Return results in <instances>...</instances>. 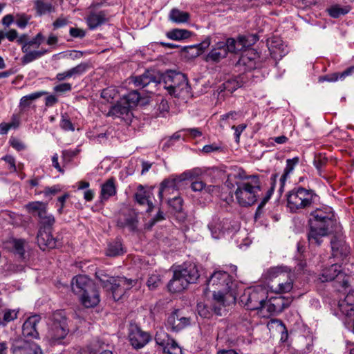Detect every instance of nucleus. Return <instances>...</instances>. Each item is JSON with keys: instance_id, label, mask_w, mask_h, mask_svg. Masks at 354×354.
<instances>
[{"instance_id": "nucleus-1", "label": "nucleus", "mask_w": 354, "mask_h": 354, "mask_svg": "<svg viewBox=\"0 0 354 354\" xmlns=\"http://www.w3.org/2000/svg\"><path fill=\"white\" fill-rule=\"evenodd\" d=\"M309 225L308 238L310 244L320 245L323 237L335 233L337 235L330 241L333 256L340 258L347 256L349 247L340 236L342 227L337 223L330 207H326L313 211L310 213Z\"/></svg>"}, {"instance_id": "nucleus-2", "label": "nucleus", "mask_w": 354, "mask_h": 354, "mask_svg": "<svg viewBox=\"0 0 354 354\" xmlns=\"http://www.w3.org/2000/svg\"><path fill=\"white\" fill-rule=\"evenodd\" d=\"M225 185L229 189L236 186L234 192H230L228 195L221 194V198L227 204L234 201L233 194L237 203L241 207H249L254 205L259 197L261 191V185L259 177L256 175L248 176L240 167L231 169L227 174Z\"/></svg>"}, {"instance_id": "nucleus-3", "label": "nucleus", "mask_w": 354, "mask_h": 354, "mask_svg": "<svg viewBox=\"0 0 354 354\" xmlns=\"http://www.w3.org/2000/svg\"><path fill=\"white\" fill-rule=\"evenodd\" d=\"M263 277L271 283L270 288L276 293L289 292L293 288V274L286 266L270 268L264 272Z\"/></svg>"}, {"instance_id": "nucleus-4", "label": "nucleus", "mask_w": 354, "mask_h": 354, "mask_svg": "<svg viewBox=\"0 0 354 354\" xmlns=\"http://www.w3.org/2000/svg\"><path fill=\"white\" fill-rule=\"evenodd\" d=\"M316 196L312 189L295 187L286 194L287 207L292 213L299 212L301 209L310 207Z\"/></svg>"}, {"instance_id": "nucleus-5", "label": "nucleus", "mask_w": 354, "mask_h": 354, "mask_svg": "<svg viewBox=\"0 0 354 354\" xmlns=\"http://www.w3.org/2000/svg\"><path fill=\"white\" fill-rule=\"evenodd\" d=\"M161 77V84L167 90L169 95L178 97L183 93H189L188 80L185 74L175 71H168Z\"/></svg>"}, {"instance_id": "nucleus-6", "label": "nucleus", "mask_w": 354, "mask_h": 354, "mask_svg": "<svg viewBox=\"0 0 354 354\" xmlns=\"http://www.w3.org/2000/svg\"><path fill=\"white\" fill-rule=\"evenodd\" d=\"M267 295L268 292L263 286L248 288L240 297V301L248 310H262L265 308Z\"/></svg>"}, {"instance_id": "nucleus-7", "label": "nucleus", "mask_w": 354, "mask_h": 354, "mask_svg": "<svg viewBox=\"0 0 354 354\" xmlns=\"http://www.w3.org/2000/svg\"><path fill=\"white\" fill-rule=\"evenodd\" d=\"M26 207L32 215L39 217V230H52L55 223V218L53 215L47 212L46 203L40 201L30 202L26 205Z\"/></svg>"}, {"instance_id": "nucleus-8", "label": "nucleus", "mask_w": 354, "mask_h": 354, "mask_svg": "<svg viewBox=\"0 0 354 354\" xmlns=\"http://www.w3.org/2000/svg\"><path fill=\"white\" fill-rule=\"evenodd\" d=\"M66 317L63 310H57L52 315V324L47 336L52 341L64 339L68 333Z\"/></svg>"}, {"instance_id": "nucleus-9", "label": "nucleus", "mask_w": 354, "mask_h": 354, "mask_svg": "<svg viewBox=\"0 0 354 354\" xmlns=\"http://www.w3.org/2000/svg\"><path fill=\"white\" fill-rule=\"evenodd\" d=\"M131 82L135 86L145 88V91L153 93L156 91V87L161 84L160 73L154 71H147L141 75L132 77Z\"/></svg>"}, {"instance_id": "nucleus-10", "label": "nucleus", "mask_w": 354, "mask_h": 354, "mask_svg": "<svg viewBox=\"0 0 354 354\" xmlns=\"http://www.w3.org/2000/svg\"><path fill=\"white\" fill-rule=\"evenodd\" d=\"M320 279L322 282L335 280L342 288L349 287L350 277L342 272L341 266L334 263L322 270Z\"/></svg>"}, {"instance_id": "nucleus-11", "label": "nucleus", "mask_w": 354, "mask_h": 354, "mask_svg": "<svg viewBox=\"0 0 354 354\" xmlns=\"http://www.w3.org/2000/svg\"><path fill=\"white\" fill-rule=\"evenodd\" d=\"M233 285L232 277L225 271H215L207 280L208 287L218 291L230 292Z\"/></svg>"}, {"instance_id": "nucleus-12", "label": "nucleus", "mask_w": 354, "mask_h": 354, "mask_svg": "<svg viewBox=\"0 0 354 354\" xmlns=\"http://www.w3.org/2000/svg\"><path fill=\"white\" fill-rule=\"evenodd\" d=\"M10 351L12 354H42L36 343L21 337L11 339Z\"/></svg>"}, {"instance_id": "nucleus-13", "label": "nucleus", "mask_w": 354, "mask_h": 354, "mask_svg": "<svg viewBox=\"0 0 354 354\" xmlns=\"http://www.w3.org/2000/svg\"><path fill=\"white\" fill-rule=\"evenodd\" d=\"M39 42L37 41L35 38L28 40V42L21 46V50L24 53L21 57V62L24 65L30 63L37 59H39L48 53V50L41 48L39 50H31V48H39Z\"/></svg>"}, {"instance_id": "nucleus-14", "label": "nucleus", "mask_w": 354, "mask_h": 354, "mask_svg": "<svg viewBox=\"0 0 354 354\" xmlns=\"http://www.w3.org/2000/svg\"><path fill=\"white\" fill-rule=\"evenodd\" d=\"M190 324V317H186L183 311L177 309L168 316L165 325L171 331L178 332L189 326Z\"/></svg>"}, {"instance_id": "nucleus-15", "label": "nucleus", "mask_w": 354, "mask_h": 354, "mask_svg": "<svg viewBox=\"0 0 354 354\" xmlns=\"http://www.w3.org/2000/svg\"><path fill=\"white\" fill-rule=\"evenodd\" d=\"M136 283L135 280L128 279L124 277H118L112 279V283L107 290L111 291L115 300H118L127 290L130 289Z\"/></svg>"}, {"instance_id": "nucleus-16", "label": "nucleus", "mask_w": 354, "mask_h": 354, "mask_svg": "<svg viewBox=\"0 0 354 354\" xmlns=\"http://www.w3.org/2000/svg\"><path fill=\"white\" fill-rule=\"evenodd\" d=\"M117 225L122 228L127 227L131 232L136 231L138 225L137 212L131 209L123 210L119 215Z\"/></svg>"}, {"instance_id": "nucleus-17", "label": "nucleus", "mask_w": 354, "mask_h": 354, "mask_svg": "<svg viewBox=\"0 0 354 354\" xmlns=\"http://www.w3.org/2000/svg\"><path fill=\"white\" fill-rule=\"evenodd\" d=\"M182 176H184L183 178L180 177H171L167 179H165L160 184V187L159 189V197L160 199L162 198V195L165 192L170 193V190H177L178 188V184L187 178L192 179L194 176V171H189L187 172H185L182 174Z\"/></svg>"}, {"instance_id": "nucleus-18", "label": "nucleus", "mask_w": 354, "mask_h": 354, "mask_svg": "<svg viewBox=\"0 0 354 354\" xmlns=\"http://www.w3.org/2000/svg\"><path fill=\"white\" fill-rule=\"evenodd\" d=\"M292 301V299L289 297H272L268 301H266L265 308H266L267 311L271 315L278 314L288 308Z\"/></svg>"}, {"instance_id": "nucleus-19", "label": "nucleus", "mask_w": 354, "mask_h": 354, "mask_svg": "<svg viewBox=\"0 0 354 354\" xmlns=\"http://www.w3.org/2000/svg\"><path fill=\"white\" fill-rule=\"evenodd\" d=\"M129 337L131 344L136 349L142 348L151 339L150 335L138 326H133L131 328Z\"/></svg>"}, {"instance_id": "nucleus-20", "label": "nucleus", "mask_w": 354, "mask_h": 354, "mask_svg": "<svg viewBox=\"0 0 354 354\" xmlns=\"http://www.w3.org/2000/svg\"><path fill=\"white\" fill-rule=\"evenodd\" d=\"M153 194L150 189H145L142 185L137 187V192L134 194L136 202L141 206H146V211L151 212L154 207L151 198Z\"/></svg>"}, {"instance_id": "nucleus-21", "label": "nucleus", "mask_w": 354, "mask_h": 354, "mask_svg": "<svg viewBox=\"0 0 354 354\" xmlns=\"http://www.w3.org/2000/svg\"><path fill=\"white\" fill-rule=\"evenodd\" d=\"M231 223L228 219L221 220L218 217H214L208 224V228L214 239H219L225 232L229 231Z\"/></svg>"}, {"instance_id": "nucleus-22", "label": "nucleus", "mask_w": 354, "mask_h": 354, "mask_svg": "<svg viewBox=\"0 0 354 354\" xmlns=\"http://www.w3.org/2000/svg\"><path fill=\"white\" fill-rule=\"evenodd\" d=\"M176 270L189 285L196 283L200 277L198 267L194 263H185Z\"/></svg>"}, {"instance_id": "nucleus-23", "label": "nucleus", "mask_w": 354, "mask_h": 354, "mask_svg": "<svg viewBox=\"0 0 354 354\" xmlns=\"http://www.w3.org/2000/svg\"><path fill=\"white\" fill-rule=\"evenodd\" d=\"M95 284L85 275H78L73 278L71 281L72 291L77 295L93 288Z\"/></svg>"}, {"instance_id": "nucleus-24", "label": "nucleus", "mask_w": 354, "mask_h": 354, "mask_svg": "<svg viewBox=\"0 0 354 354\" xmlns=\"http://www.w3.org/2000/svg\"><path fill=\"white\" fill-rule=\"evenodd\" d=\"M340 311L344 314L348 321L353 323V331L354 333V291H350L344 299L340 301L338 304Z\"/></svg>"}, {"instance_id": "nucleus-25", "label": "nucleus", "mask_w": 354, "mask_h": 354, "mask_svg": "<svg viewBox=\"0 0 354 354\" xmlns=\"http://www.w3.org/2000/svg\"><path fill=\"white\" fill-rule=\"evenodd\" d=\"M41 321L39 315H35L29 317L22 326V333L24 337L38 338L37 325Z\"/></svg>"}, {"instance_id": "nucleus-26", "label": "nucleus", "mask_w": 354, "mask_h": 354, "mask_svg": "<svg viewBox=\"0 0 354 354\" xmlns=\"http://www.w3.org/2000/svg\"><path fill=\"white\" fill-rule=\"evenodd\" d=\"M82 304L86 308H93L97 306L100 299V295L97 290L96 286L91 290H88L87 292H83L78 295Z\"/></svg>"}, {"instance_id": "nucleus-27", "label": "nucleus", "mask_w": 354, "mask_h": 354, "mask_svg": "<svg viewBox=\"0 0 354 354\" xmlns=\"http://www.w3.org/2000/svg\"><path fill=\"white\" fill-rule=\"evenodd\" d=\"M224 46L223 41H218L214 44L210 52L205 57L206 62H218L222 59L226 57L228 53Z\"/></svg>"}, {"instance_id": "nucleus-28", "label": "nucleus", "mask_w": 354, "mask_h": 354, "mask_svg": "<svg viewBox=\"0 0 354 354\" xmlns=\"http://www.w3.org/2000/svg\"><path fill=\"white\" fill-rule=\"evenodd\" d=\"M37 239L39 246L43 250L46 248H55L57 247V241L53 237L51 230H39Z\"/></svg>"}, {"instance_id": "nucleus-29", "label": "nucleus", "mask_w": 354, "mask_h": 354, "mask_svg": "<svg viewBox=\"0 0 354 354\" xmlns=\"http://www.w3.org/2000/svg\"><path fill=\"white\" fill-rule=\"evenodd\" d=\"M188 286L189 284L187 283L185 279L183 278V277L179 274L178 272L175 270L174 271L173 277L167 284V288L170 292L176 293L182 292L186 289Z\"/></svg>"}, {"instance_id": "nucleus-30", "label": "nucleus", "mask_w": 354, "mask_h": 354, "mask_svg": "<svg viewBox=\"0 0 354 354\" xmlns=\"http://www.w3.org/2000/svg\"><path fill=\"white\" fill-rule=\"evenodd\" d=\"M117 193V187L115 180L113 178L107 179L102 185L100 194V200L101 203H104L111 197L115 196Z\"/></svg>"}, {"instance_id": "nucleus-31", "label": "nucleus", "mask_w": 354, "mask_h": 354, "mask_svg": "<svg viewBox=\"0 0 354 354\" xmlns=\"http://www.w3.org/2000/svg\"><path fill=\"white\" fill-rule=\"evenodd\" d=\"M108 115L116 118L129 119L131 115V108L124 101H121L111 106Z\"/></svg>"}, {"instance_id": "nucleus-32", "label": "nucleus", "mask_w": 354, "mask_h": 354, "mask_svg": "<svg viewBox=\"0 0 354 354\" xmlns=\"http://www.w3.org/2000/svg\"><path fill=\"white\" fill-rule=\"evenodd\" d=\"M107 21L106 15L104 11L92 12L87 18L86 23L90 29H95Z\"/></svg>"}, {"instance_id": "nucleus-33", "label": "nucleus", "mask_w": 354, "mask_h": 354, "mask_svg": "<svg viewBox=\"0 0 354 354\" xmlns=\"http://www.w3.org/2000/svg\"><path fill=\"white\" fill-rule=\"evenodd\" d=\"M353 73H354V66H351L342 73H334L332 74H328L325 76L320 77L319 78V82L327 81L329 82H334L339 80H343L346 77L351 75Z\"/></svg>"}, {"instance_id": "nucleus-34", "label": "nucleus", "mask_w": 354, "mask_h": 354, "mask_svg": "<svg viewBox=\"0 0 354 354\" xmlns=\"http://www.w3.org/2000/svg\"><path fill=\"white\" fill-rule=\"evenodd\" d=\"M269 45L270 53L274 57V58H281L287 53L282 41L279 39L271 41Z\"/></svg>"}, {"instance_id": "nucleus-35", "label": "nucleus", "mask_w": 354, "mask_h": 354, "mask_svg": "<svg viewBox=\"0 0 354 354\" xmlns=\"http://www.w3.org/2000/svg\"><path fill=\"white\" fill-rule=\"evenodd\" d=\"M188 12L181 11L178 8H173L169 14V19L176 24L186 23L189 20Z\"/></svg>"}, {"instance_id": "nucleus-36", "label": "nucleus", "mask_w": 354, "mask_h": 354, "mask_svg": "<svg viewBox=\"0 0 354 354\" xmlns=\"http://www.w3.org/2000/svg\"><path fill=\"white\" fill-rule=\"evenodd\" d=\"M351 10L349 6H342L339 4H335L326 9V12L333 18L337 19L341 16L345 15Z\"/></svg>"}, {"instance_id": "nucleus-37", "label": "nucleus", "mask_w": 354, "mask_h": 354, "mask_svg": "<svg viewBox=\"0 0 354 354\" xmlns=\"http://www.w3.org/2000/svg\"><path fill=\"white\" fill-rule=\"evenodd\" d=\"M48 93L44 91H37L22 97L20 100L19 105L21 107H28L31 102L39 99Z\"/></svg>"}, {"instance_id": "nucleus-38", "label": "nucleus", "mask_w": 354, "mask_h": 354, "mask_svg": "<svg viewBox=\"0 0 354 354\" xmlns=\"http://www.w3.org/2000/svg\"><path fill=\"white\" fill-rule=\"evenodd\" d=\"M191 36V32L185 29H174L167 33V37L173 40L187 39Z\"/></svg>"}, {"instance_id": "nucleus-39", "label": "nucleus", "mask_w": 354, "mask_h": 354, "mask_svg": "<svg viewBox=\"0 0 354 354\" xmlns=\"http://www.w3.org/2000/svg\"><path fill=\"white\" fill-rule=\"evenodd\" d=\"M35 9L39 15H45L53 10V5L50 2L45 0H36L35 2Z\"/></svg>"}, {"instance_id": "nucleus-40", "label": "nucleus", "mask_w": 354, "mask_h": 354, "mask_svg": "<svg viewBox=\"0 0 354 354\" xmlns=\"http://www.w3.org/2000/svg\"><path fill=\"white\" fill-rule=\"evenodd\" d=\"M299 159L298 157H295L292 159L286 160V167L284 169L283 174H282L280 181L282 184L286 180L289 174L293 171L295 167L299 163Z\"/></svg>"}, {"instance_id": "nucleus-41", "label": "nucleus", "mask_w": 354, "mask_h": 354, "mask_svg": "<svg viewBox=\"0 0 354 354\" xmlns=\"http://www.w3.org/2000/svg\"><path fill=\"white\" fill-rule=\"evenodd\" d=\"M226 51L228 53H237L243 49V46L242 44H239L236 40L234 38H228L226 41H223Z\"/></svg>"}, {"instance_id": "nucleus-42", "label": "nucleus", "mask_w": 354, "mask_h": 354, "mask_svg": "<svg viewBox=\"0 0 354 354\" xmlns=\"http://www.w3.org/2000/svg\"><path fill=\"white\" fill-rule=\"evenodd\" d=\"M140 99V93L137 91L133 90L124 96L123 101L131 109L137 105Z\"/></svg>"}, {"instance_id": "nucleus-43", "label": "nucleus", "mask_w": 354, "mask_h": 354, "mask_svg": "<svg viewBox=\"0 0 354 354\" xmlns=\"http://www.w3.org/2000/svg\"><path fill=\"white\" fill-rule=\"evenodd\" d=\"M242 86V82H239L237 79H230L225 82L220 88L221 91H226L232 93L238 88Z\"/></svg>"}, {"instance_id": "nucleus-44", "label": "nucleus", "mask_w": 354, "mask_h": 354, "mask_svg": "<svg viewBox=\"0 0 354 354\" xmlns=\"http://www.w3.org/2000/svg\"><path fill=\"white\" fill-rule=\"evenodd\" d=\"M124 253L122 243L120 241H116L109 245L106 250V254L109 257H116L121 255Z\"/></svg>"}, {"instance_id": "nucleus-45", "label": "nucleus", "mask_w": 354, "mask_h": 354, "mask_svg": "<svg viewBox=\"0 0 354 354\" xmlns=\"http://www.w3.org/2000/svg\"><path fill=\"white\" fill-rule=\"evenodd\" d=\"M164 353L167 354H181L182 351L180 347L178 345L175 340L170 339L167 342L166 346L163 348Z\"/></svg>"}, {"instance_id": "nucleus-46", "label": "nucleus", "mask_w": 354, "mask_h": 354, "mask_svg": "<svg viewBox=\"0 0 354 354\" xmlns=\"http://www.w3.org/2000/svg\"><path fill=\"white\" fill-rule=\"evenodd\" d=\"M160 284H162V279L161 276L158 273L153 272L149 275L147 281V285L150 290L156 289Z\"/></svg>"}, {"instance_id": "nucleus-47", "label": "nucleus", "mask_w": 354, "mask_h": 354, "mask_svg": "<svg viewBox=\"0 0 354 354\" xmlns=\"http://www.w3.org/2000/svg\"><path fill=\"white\" fill-rule=\"evenodd\" d=\"M238 65L243 66L246 70H252L256 68V62L248 55H242L237 62Z\"/></svg>"}, {"instance_id": "nucleus-48", "label": "nucleus", "mask_w": 354, "mask_h": 354, "mask_svg": "<svg viewBox=\"0 0 354 354\" xmlns=\"http://www.w3.org/2000/svg\"><path fill=\"white\" fill-rule=\"evenodd\" d=\"M95 275L101 282L102 286H103V287L106 289H108V288L111 284L112 279H115V277L109 276L103 270H97L95 272Z\"/></svg>"}, {"instance_id": "nucleus-49", "label": "nucleus", "mask_w": 354, "mask_h": 354, "mask_svg": "<svg viewBox=\"0 0 354 354\" xmlns=\"http://www.w3.org/2000/svg\"><path fill=\"white\" fill-rule=\"evenodd\" d=\"M257 40V36L252 35L248 37L243 35L239 36L236 41L239 44H242L243 46L244 49L245 48H248L254 44Z\"/></svg>"}, {"instance_id": "nucleus-50", "label": "nucleus", "mask_w": 354, "mask_h": 354, "mask_svg": "<svg viewBox=\"0 0 354 354\" xmlns=\"http://www.w3.org/2000/svg\"><path fill=\"white\" fill-rule=\"evenodd\" d=\"M89 68V64L86 62H82L76 66L69 69L71 77L80 76L84 74Z\"/></svg>"}, {"instance_id": "nucleus-51", "label": "nucleus", "mask_w": 354, "mask_h": 354, "mask_svg": "<svg viewBox=\"0 0 354 354\" xmlns=\"http://www.w3.org/2000/svg\"><path fill=\"white\" fill-rule=\"evenodd\" d=\"M25 241L23 239H15L13 241V248L15 252L19 254V257L21 259L24 258L25 254Z\"/></svg>"}, {"instance_id": "nucleus-52", "label": "nucleus", "mask_w": 354, "mask_h": 354, "mask_svg": "<svg viewBox=\"0 0 354 354\" xmlns=\"http://www.w3.org/2000/svg\"><path fill=\"white\" fill-rule=\"evenodd\" d=\"M183 203V199L178 196H175L168 201L169 205L176 212H180L182 211Z\"/></svg>"}, {"instance_id": "nucleus-53", "label": "nucleus", "mask_w": 354, "mask_h": 354, "mask_svg": "<svg viewBox=\"0 0 354 354\" xmlns=\"http://www.w3.org/2000/svg\"><path fill=\"white\" fill-rule=\"evenodd\" d=\"M60 127L66 131H74L75 127L73 124L71 122V120L66 115H62V120L60 121Z\"/></svg>"}, {"instance_id": "nucleus-54", "label": "nucleus", "mask_w": 354, "mask_h": 354, "mask_svg": "<svg viewBox=\"0 0 354 354\" xmlns=\"http://www.w3.org/2000/svg\"><path fill=\"white\" fill-rule=\"evenodd\" d=\"M15 19L17 26L20 28H24L30 19V17L24 13H17L15 16Z\"/></svg>"}, {"instance_id": "nucleus-55", "label": "nucleus", "mask_w": 354, "mask_h": 354, "mask_svg": "<svg viewBox=\"0 0 354 354\" xmlns=\"http://www.w3.org/2000/svg\"><path fill=\"white\" fill-rule=\"evenodd\" d=\"M170 338L168 335L164 332L157 333L156 335L155 340L157 344L161 346L164 348L167 344V342H169Z\"/></svg>"}, {"instance_id": "nucleus-56", "label": "nucleus", "mask_w": 354, "mask_h": 354, "mask_svg": "<svg viewBox=\"0 0 354 354\" xmlns=\"http://www.w3.org/2000/svg\"><path fill=\"white\" fill-rule=\"evenodd\" d=\"M72 89V86L70 83H62L55 86L53 88L54 91L56 93H64L68 91H71Z\"/></svg>"}, {"instance_id": "nucleus-57", "label": "nucleus", "mask_w": 354, "mask_h": 354, "mask_svg": "<svg viewBox=\"0 0 354 354\" xmlns=\"http://www.w3.org/2000/svg\"><path fill=\"white\" fill-rule=\"evenodd\" d=\"M10 145L17 151H22L25 149L26 145L19 139L16 138H11L10 139Z\"/></svg>"}, {"instance_id": "nucleus-58", "label": "nucleus", "mask_w": 354, "mask_h": 354, "mask_svg": "<svg viewBox=\"0 0 354 354\" xmlns=\"http://www.w3.org/2000/svg\"><path fill=\"white\" fill-rule=\"evenodd\" d=\"M186 133V135L189 136L192 138H196L202 136V132L198 128H189L181 130Z\"/></svg>"}, {"instance_id": "nucleus-59", "label": "nucleus", "mask_w": 354, "mask_h": 354, "mask_svg": "<svg viewBox=\"0 0 354 354\" xmlns=\"http://www.w3.org/2000/svg\"><path fill=\"white\" fill-rule=\"evenodd\" d=\"M69 33L71 37L75 38H83L86 35V32L84 30L78 28H71Z\"/></svg>"}, {"instance_id": "nucleus-60", "label": "nucleus", "mask_w": 354, "mask_h": 354, "mask_svg": "<svg viewBox=\"0 0 354 354\" xmlns=\"http://www.w3.org/2000/svg\"><path fill=\"white\" fill-rule=\"evenodd\" d=\"M221 149V146L216 144H211L205 145L203 147L202 151L205 153H209L211 152L217 151Z\"/></svg>"}, {"instance_id": "nucleus-61", "label": "nucleus", "mask_w": 354, "mask_h": 354, "mask_svg": "<svg viewBox=\"0 0 354 354\" xmlns=\"http://www.w3.org/2000/svg\"><path fill=\"white\" fill-rule=\"evenodd\" d=\"M214 299L220 304H224V295L229 292L218 291L217 290H213Z\"/></svg>"}, {"instance_id": "nucleus-62", "label": "nucleus", "mask_w": 354, "mask_h": 354, "mask_svg": "<svg viewBox=\"0 0 354 354\" xmlns=\"http://www.w3.org/2000/svg\"><path fill=\"white\" fill-rule=\"evenodd\" d=\"M191 188L194 192H201L205 188V184L201 180H195L191 184Z\"/></svg>"}, {"instance_id": "nucleus-63", "label": "nucleus", "mask_w": 354, "mask_h": 354, "mask_svg": "<svg viewBox=\"0 0 354 354\" xmlns=\"http://www.w3.org/2000/svg\"><path fill=\"white\" fill-rule=\"evenodd\" d=\"M211 44L210 39L209 37L206 38L203 41L199 44L197 46H194V47H198V51L196 53V55H198L201 52L205 50Z\"/></svg>"}, {"instance_id": "nucleus-64", "label": "nucleus", "mask_w": 354, "mask_h": 354, "mask_svg": "<svg viewBox=\"0 0 354 354\" xmlns=\"http://www.w3.org/2000/svg\"><path fill=\"white\" fill-rule=\"evenodd\" d=\"M197 310L201 317H207L209 315V310L203 304H198Z\"/></svg>"}]
</instances>
